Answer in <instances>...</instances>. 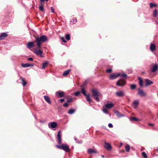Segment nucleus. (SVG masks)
I'll list each match as a JSON object with an SVG mask.
<instances>
[{
    "instance_id": "obj_9",
    "label": "nucleus",
    "mask_w": 158,
    "mask_h": 158,
    "mask_svg": "<svg viewBox=\"0 0 158 158\" xmlns=\"http://www.w3.org/2000/svg\"><path fill=\"white\" fill-rule=\"evenodd\" d=\"M34 52L38 55H40L41 57H44V55L42 54L43 52L40 50L38 49H34Z\"/></svg>"
},
{
    "instance_id": "obj_38",
    "label": "nucleus",
    "mask_w": 158,
    "mask_h": 158,
    "mask_svg": "<svg viewBox=\"0 0 158 158\" xmlns=\"http://www.w3.org/2000/svg\"><path fill=\"white\" fill-rule=\"evenodd\" d=\"M130 86L131 89H135L136 87V85L135 84L131 85Z\"/></svg>"
},
{
    "instance_id": "obj_22",
    "label": "nucleus",
    "mask_w": 158,
    "mask_h": 158,
    "mask_svg": "<svg viewBox=\"0 0 158 158\" xmlns=\"http://www.w3.org/2000/svg\"><path fill=\"white\" fill-rule=\"evenodd\" d=\"M21 81H22V83L23 86H25L27 84V83L26 81H25V79L23 78H20Z\"/></svg>"
},
{
    "instance_id": "obj_16",
    "label": "nucleus",
    "mask_w": 158,
    "mask_h": 158,
    "mask_svg": "<svg viewBox=\"0 0 158 158\" xmlns=\"http://www.w3.org/2000/svg\"><path fill=\"white\" fill-rule=\"evenodd\" d=\"M145 86H147L149 85H151V84H152L153 83V82L150 80H149L147 79H145Z\"/></svg>"
},
{
    "instance_id": "obj_31",
    "label": "nucleus",
    "mask_w": 158,
    "mask_h": 158,
    "mask_svg": "<svg viewBox=\"0 0 158 158\" xmlns=\"http://www.w3.org/2000/svg\"><path fill=\"white\" fill-rule=\"evenodd\" d=\"M77 22V19L76 18H73L71 19L70 21V23L71 24H74L76 23Z\"/></svg>"
},
{
    "instance_id": "obj_23",
    "label": "nucleus",
    "mask_w": 158,
    "mask_h": 158,
    "mask_svg": "<svg viewBox=\"0 0 158 158\" xmlns=\"http://www.w3.org/2000/svg\"><path fill=\"white\" fill-rule=\"evenodd\" d=\"M48 64V62L46 61L44 63H43L42 64V69H44L45 68L47 67V65Z\"/></svg>"
},
{
    "instance_id": "obj_53",
    "label": "nucleus",
    "mask_w": 158,
    "mask_h": 158,
    "mask_svg": "<svg viewBox=\"0 0 158 158\" xmlns=\"http://www.w3.org/2000/svg\"><path fill=\"white\" fill-rule=\"evenodd\" d=\"M40 123H44V121H42V120H40Z\"/></svg>"
},
{
    "instance_id": "obj_57",
    "label": "nucleus",
    "mask_w": 158,
    "mask_h": 158,
    "mask_svg": "<svg viewBox=\"0 0 158 158\" xmlns=\"http://www.w3.org/2000/svg\"><path fill=\"white\" fill-rule=\"evenodd\" d=\"M122 143H121V145H122Z\"/></svg>"
},
{
    "instance_id": "obj_4",
    "label": "nucleus",
    "mask_w": 158,
    "mask_h": 158,
    "mask_svg": "<svg viewBox=\"0 0 158 158\" xmlns=\"http://www.w3.org/2000/svg\"><path fill=\"white\" fill-rule=\"evenodd\" d=\"M92 92L93 94V96L94 97V98L97 101H100L98 97L100 96L101 95V94L97 90L94 89L92 90Z\"/></svg>"
},
{
    "instance_id": "obj_52",
    "label": "nucleus",
    "mask_w": 158,
    "mask_h": 158,
    "mask_svg": "<svg viewBox=\"0 0 158 158\" xmlns=\"http://www.w3.org/2000/svg\"><path fill=\"white\" fill-rule=\"evenodd\" d=\"M48 0H40V1L42 2H43L44 1H48Z\"/></svg>"
},
{
    "instance_id": "obj_54",
    "label": "nucleus",
    "mask_w": 158,
    "mask_h": 158,
    "mask_svg": "<svg viewBox=\"0 0 158 158\" xmlns=\"http://www.w3.org/2000/svg\"><path fill=\"white\" fill-rule=\"evenodd\" d=\"M101 156L103 158H104V156L103 155H101Z\"/></svg>"
},
{
    "instance_id": "obj_2",
    "label": "nucleus",
    "mask_w": 158,
    "mask_h": 158,
    "mask_svg": "<svg viewBox=\"0 0 158 158\" xmlns=\"http://www.w3.org/2000/svg\"><path fill=\"white\" fill-rule=\"evenodd\" d=\"M81 93L82 94L86 96V99L87 101L89 102V103L90 104V103L92 102V99H91L90 95L89 94H86V91L85 89L84 88V86L83 85H82L81 86Z\"/></svg>"
},
{
    "instance_id": "obj_30",
    "label": "nucleus",
    "mask_w": 158,
    "mask_h": 158,
    "mask_svg": "<svg viewBox=\"0 0 158 158\" xmlns=\"http://www.w3.org/2000/svg\"><path fill=\"white\" fill-rule=\"evenodd\" d=\"M153 15L154 17H156L158 15V12L156 9H155L153 12Z\"/></svg>"
},
{
    "instance_id": "obj_33",
    "label": "nucleus",
    "mask_w": 158,
    "mask_h": 158,
    "mask_svg": "<svg viewBox=\"0 0 158 158\" xmlns=\"http://www.w3.org/2000/svg\"><path fill=\"white\" fill-rule=\"evenodd\" d=\"M74 139L76 142L78 143H82V141L81 140H79L76 137H74Z\"/></svg>"
},
{
    "instance_id": "obj_27",
    "label": "nucleus",
    "mask_w": 158,
    "mask_h": 158,
    "mask_svg": "<svg viewBox=\"0 0 158 158\" xmlns=\"http://www.w3.org/2000/svg\"><path fill=\"white\" fill-rule=\"evenodd\" d=\"M75 110L73 108L69 109L68 112V113L70 114H72L74 113Z\"/></svg>"
},
{
    "instance_id": "obj_44",
    "label": "nucleus",
    "mask_w": 158,
    "mask_h": 158,
    "mask_svg": "<svg viewBox=\"0 0 158 158\" xmlns=\"http://www.w3.org/2000/svg\"><path fill=\"white\" fill-rule=\"evenodd\" d=\"M63 106L65 107H67L68 106V104L67 102L64 103L63 104Z\"/></svg>"
},
{
    "instance_id": "obj_20",
    "label": "nucleus",
    "mask_w": 158,
    "mask_h": 158,
    "mask_svg": "<svg viewBox=\"0 0 158 158\" xmlns=\"http://www.w3.org/2000/svg\"><path fill=\"white\" fill-rule=\"evenodd\" d=\"M34 46V44L33 42H29L27 44V48H31Z\"/></svg>"
},
{
    "instance_id": "obj_6",
    "label": "nucleus",
    "mask_w": 158,
    "mask_h": 158,
    "mask_svg": "<svg viewBox=\"0 0 158 158\" xmlns=\"http://www.w3.org/2000/svg\"><path fill=\"white\" fill-rule=\"evenodd\" d=\"M120 75V73H116L111 74L109 77L110 79L113 80L118 77Z\"/></svg>"
},
{
    "instance_id": "obj_12",
    "label": "nucleus",
    "mask_w": 158,
    "mask_h": 158,
    "mask_svg": "<svg viewBox=\"0 0 158 158\" xmlns=\"http://www.w3.org/2000/svg\"><path fill=\"white\" fill-rule=\"evenodd\" d=\"M56 94H58V96L60 98H62L64 96L65 93L62 91H59L56 92Z\"/></svg>"
},
{
    "instance_id": "obj_34",
    "label": "nucleus",
    "mask_w": 158,
    "mask_h": 158,
    "mask_svg": "<svg viewBox=\"0 0 158 158\" xmlns=\"http://www.w3.org/2000/svg\"><path fill=\"white\" fill-rule=\"evenodd\" d=\"M65 39L67 40H70V35L69 34H67L66 35Z\"/></svg>"
},
{
    "instance_id": "obj_37",
    "label": "nucleus",
    "mask_w": 158,
    "mask_h": 158,
    "mask_svg": "<svg viewBox=\"0 0 158 158\" xmlns=\"http://www.w3.org/2000/svg\"><path fill=\"white\" fill-rule=\"evenodd\" d=\"M150 6L151 8H152L154 6H157V5L155 4H154L152 3H150Z\"/></svg>"
},
{
    "instance_id": "obj_47",
    "label": "nucleus",
    "mask_w": 158,
    "mask_h": 158,
    "mask_svg": "<svg viewBox=\"0 0 158 158\" xmlns=\"http://www.w3.org/2000/svg\"><path fill=\"white\" fill-rule=\"evenodd\" d=\"M108 126L109 127L112 128L113 127V125L111 123H109L108 124Z\"/></svg>"
},
{
    "instance_id": "obj_36",
    "label": "nucleus",
    "mask_w": 158,
    "mask_h": 158,
    "mask_svg": "<svg viewBox=\"0 0 158 158\" xmlns=\"http://www.w3.org/2000/svg\"><path fill=\"white\" fill-rule=\"evenodd\" d=\"M102 111L103 112L105 113V114H109L110 115V114L108 112H107V110L106 109V108H104L103 109V110H102Z\"/></svg>"
},
{
    "instance_id": "obj_40",
    "label": "nucleus",
    "mask_w": 158,
    "mask_h": 158,
    "mask_svg": "<svg viewBox=\"0 0 158 158\" xmlns=\"http://www.w3.org/2000/svg\"><path fill=\"white\" fill-rule=\"evenodd\" d=\"M142 155L144 158H147V156L144 152L142 153Z\"/></svg>"
},
{
    "instance_id": "obj_21",
    "label": "nucleus",
    "mask_w": 158,
    "mask_h": 158,
    "mask_svg": "<svg viewBox=\"0 0 158 158\" xmlns=\"http://www.w3.org/2000/svg\"><path fill=\"white\" fill-rule=\"evenodd\" d=\"M115 113L116 114L118 118L125 116L124 114H121L117 111H115Z\"/></svg>"
},
{
    "instance_id": "obj_28",
    "label": "nucleus",
    "mask_w": 158,
    "mask_h": 158,
    "mask_svg": "<svg viewBox=\"0 0 158 158\" xmlns=\"http://www.w3.org/2000/svg\"><path fill=\"white\" fill-rule=\"evenodd\" d=\"M150 49L152 51H155L156 49V47L155 45L153 44H151L150 45Z\"/></svg>"
},
{
    "instance_id": "obj_10",
    "label": "nucleus",
    "mask_w": 158,
    "mask_h": 158,
    "mask_svg": "<svg viewBox=\"0 0 158 158\" xmlns=\"http://www.w3.org/2000/svg\"><path fill=\"white\" fill-rule=\"evenodd\" d=\"M57 123L55 122H50L48 124L49 127L52 128H55L57 127Z\"/></svg>"
},
{
    "instance_id": "obj_50",
    "label": "nucleus",
    "mask_w": 158,
    "mask_h": 158,
    "mask_svg": "<svg viewBox=\"0 0 158 158\" xmlns=\"http://www.w3.org/2000/svg\"><path fill=\"white\" fill-rule=\"evenodd\" d=\"M61 102H63L64 101V99L63 98H61L60 100Z\"/></svg>"
},
{
    "instance_id": "obj_18",
    "label": "nucleus",
    "mask_w": 158,
    "mask_h": 158,
    "mask_svg": "<svg viewBox=\"0 0 158 158\" xmlns=\"http://www.w3.org/2000/svg\"><path fill=\"white\" fill-rule=\"evenodd\" d=\"M158 69V65L157 64H155L153 66L152 68L151 69V71L153 73H154Z\"/></svg>"
},
{
    "instance_id": "obj_41",
    "label": "nucleus",
    "mask_w": 158,
    "mask_h": 158,
    "mask_svg": "<svg viewBox=\"0 0 158 158\" xmlns=\"http://www.w3.org/2000/svg\"><path fill=\"white\" fill-rule=\"evenodd\" d=\"M80 94V92L79 91H77L74 93V94L75 96H78Z\"/></svg>"
},
{
    "instance_id": "obj_43",
    "label": "nucleus",
    "mask_w": 158,
    "mask_h": 158,
    "mask_svg": "<svg viewBox=\"0 0 158 158\" xmlns=\"http://www.w3.org/2000/svg\"><path fill=\"white\" fill-rule=\"evenodd\" d=\"M106 71L108 73H110L112 71V70L111 69H107Z\"/></svg>"
},
{
    "instance_id": "obj_26",
    "label": "nucleus",
    "mask_w": 158,
    "mask_h": 158,
    "mask_svg": "<svg viewBox=\"0 0 158 158\" xmlns=\"http://www.w3.org/2000/svg\"><path fill=\"white\" fill-rule=\"evenodd\" d=\"M138 80L139 81V84L141 87H142L143 85V82L142 79L140 77H138Z\"/></svg>"
},
{
    "instance_id": "obj_32",
    "label": "nucleus",
    "mask_w": 158,
    "mask_h": 158,
    "mask_svg": "<svg viewBox=\"0 0 158 158\" xmlns=\"http://www.w3.org/2000/svg\"><path fill=\"white\" fill-rule=\"evenodd\" d=\"M125 149L127 152H129L130 150V146L128 144H127L125 147Z\"/></svg>"
},
{
    "instance_id": "obj_49",
    "label": "nucleus",
    "mask_w": 158,
    "mask_h": 158,
    "mask_svg": "<svg viewBox=\"0 0 158 158\" xmlns=\"http://www.w3.org/2000/svg\"><path fill=\"white\" fill-rule=\"evenodd\" d=\"M72 100L73 99L72 98H70L68 100V102H70L72 101Z\"/></svg>"
},
{
    "instance_id": "obj_55",
    "label": "nucleus",
    "mask_w": 158,
    "mask_h": 158,
    "mask_svg": "<svg viewBox=\"0 0 158 158\" xmlns=\"http://www.w3.org/2000/svg\"><path fill=\"white\" fill-rule=\"evenodd\" d=\"M158 149L156 150V151H157L158 150Z\"/></svg>"
},
{
    "instance_id": "obj_15",
    "label": "nucleus",
    "mask_w": 158,
    "mask_h": 158,
    "mask_svg": "<svg viewBox=\"0 0 158 158\" xmlns=\"http://www.w3.org/2000/svg\"><path fill=\"white\" fill-rule=\"evenodd\" d=\"M139 104V102L138 100H135L133 102V107L135 109H136Z\"/></svg>"
},
{
    "instance_id": "obj_48",
    "label": "nucleus",
    "mask_w": 158,
    "mask_h": 158,
    "mask_svg": "<svg viewBox=\"0 0 158 158\" xmlns=\"http://www.w3.org/2000/svg\"><path fill=\"white\" fill-rule=\"evenodd\" d=\"M27 60L30 61H33V59L32 57H30L27 59Z\"/></svg>"
},
{
    "instance_id": "obj_5",
    "label": "nucleus",
    "mask_w": 158,
    "mask_h": 158,
    "mask_svg": "<svg viewBox=\"0 0 158 158\" xmlns=\"http://www.w3.org/2000/svg\"><path fill=\"white\" fill-rule=\"evenodd\" d=\"M126 84V81L123 79H120L118 80L116 83V85L118 86L123 87Z\"/></svg>"
},
{
    "instance_id": "obj_35",
    "label": "nucleus",
    "mask_w": 158,
    "mask_h": 158,
    "mask_svg": "<svg viewBox=\"0 0 158 158\" xmlns=\"http://www.w3.org/2000/svg\"><path fill=\"white\" fill-rule=\"evenodd\" d=\"M120 76L121 77H123V78L126 77L127 76V75L125 73L120 74Z\"/></svg>"
},
{
    "instance_id": "obj_13",
    "label": "nucleus",
    "mask_w": 158,
    "mask_h": 158,
    "mask_svg": "<svg viewBox=\"0 0 158 158\" xmlns=\"http://www.w3.org/2000/svg\"><path fill=\"white\" fill-rule=\"evenodd\" d=\"M138 94L141 96H145L146 95L145 93L140 89H138Z\"/></svg>"
},
{
    "instance_id": "obj_29",
    "label": "nucleus",
    "mask_w": 158,
    "mask_h": 158,
    "mask_svg": "<svg viewBox=\"0 0 158 158\" xmlns=\"http://www.w3.org/2000/svg\"><path fill=\"white\" fill-rule=\"evenodd\" d=\"M70 71V69H68V70L64 71L63 73V76H64L67 75L69 73V72Z\"/></svg>"
},
{
    "instance_id": "obj_25",
    "label": "nucleus",
    "mask_w": 158,
    "mask_h": 158,
    "mask_svg": "<svg viewBox=\"0 0 158 158\" xmlns=\"http://www.w3.org/2000/svg\"><path fill=\"white\" fill-rule=\"evenodd\" d=\"M44 98L45 100L48 103L50 104L51 103V101L50 100V99L49 97L47 96H44Z\"/></svg>"
},
{
    "instance_id": "obj_8",
    "label": "nucleus",
    "mask_w": 158,
    "mask_h": 158,
    "mask_svg": "<svg viewBox=\"0 0 158 158\" xmlns=\"http://www.w3.org/2000/svg\"><path fill=\"white\" fill-rule=\"evenodd\" d=\"M104 147L106 150L108 151H110L112 149V147L111 144L110 143L106 142H105Z\"/></svg>"
},
{
    "instance_id": "obj_11",
    "label": "nucleus",
    "mask_w": 158,
    "mask_h": 158,
    "mask_svg": "<svg viewBox=\"0 0 158 158\" xmlns=\"http://www.w3.org/2000/svg\"><path fill=\"white\" fill-rule=\"evenodd\" d=\"M60 131H59L57 136V138L58 140V143L60 144L61 143V138L60 134Z\"/></svg>"
},
{
    "instance_id": "obj_39",
    "label": "nucleus",
    "mask_w": 158,
    "mask_h": 158,
    "mask_svg": "<svg viewBox=\"0 0 158 158\" xmlns=\"http://www.w3.org/2000/svg\"><path fill=\"white\" fill-rule=\"evenodd\" d=\"M131 120H134L135 121H140V120L137 118H135V117H132L131 118Z\"/></svg>"
},
{
    "instance_id": "obj_3",
    "label": "nucleus",
    "mask_w": 158,
    "mask_h": 158,
    "mask_svg": "<svg viewBox=\"0 0 158 158\" xmlns=\"http://www.w3.org/2000/svg\"><path fill=\"white\" fill-rule=\"evenodd\" d=\"M56 146L57 148L63 150L66 152H69V146L65 143H62L61 145H56Z\"/></svg>"
},
{
    "instance_id": "obj_19",
    "label": "nucleus",
    "mask_w": 158,
    "mask_h": 158,
    "mask_svg": "<svg viewBox=\"0 0 158 158\" xmlns=\"http://www.w3.org/2000/svg\"><path fill=\"white\" fill-rule=\"evenodd\" d=\"M114 106L113 104L111 103H108L105 105V106L107 109H111V108Z\"/></svg>"
},
{
    "instance_id": "obj_51",
    "label": "nucleus",
    "mask_w": 158,
    "mask_h": 158,
    "mask_svg": "<svg viewBox=\"0 0 158 158\" xmlns=\"http://www.w3.org/2000/svg\"><path fill=\"white\" fill-rule=\"evenodd\" d=\"M148 125L149 126H154V124L152 123H149Z\"/></svg>"
},
{
    "instance_id": "obj_56",
    "label": "nucleus",
    "mask_w": 158,
    "mask_h": 158,
    "mask_svg": "<svg viewBox=\"0 0 158 158\" xmlns=\"http://www.w3.org/2000/svg\"><path fill=\"white\" fill-rule=\"evenodd\" d=\"M122 143H121V145H122Z\"/></svg>"
},
{
    "instance_id": "obj_42",
    "label": "nucleus",
    "mask_w": 158,
    "mask_h": 158,
    "mask_svg": "<svg viewBox=\"0 0 158 158\" xmlns=\"http://www.w3.org/2000/svg\"><path fill=\"white\" fill-rule=\"evenodd\" d=\"M39 8L40 10L42 12L44 11V8L42 6H40L39 7Z\"/></svg>"
},
{
    "instance_id": "obj_17",
    "label": "nucleus",
    "mask_w": 158,
    "mask_h": 158,
    "mask_svg": "<svg viewBox=\"0 0 158 158\" xmlns=\"http://www.w3.org/2000/svg\"><path fill=\"white\" fill-rule=\"evenodd\" d=\"M33 66H34V65L33 64H30L27 63L22 64H21V66L23 68H27Z\"/></svg>"
},
{
    "instance_id": "obj_14",
    "label": "nucleus",
    "mask_w": 158,
    "mask_h": 158,
    "mask_svg": "<svg viewBox=\"0 0 158 158\" xmlns=\"http://www.w3.org/2000/svg\"><path fill=\"white\" fill-rule=\"evenodd\" d=\"M8 36V34L5 32L2 33L0 35V40H2L5 39V38Z\"/></svg>"
},
{
    "instance_id": "obj_46",
    "label": "nucleus",
    "mask_w": 158,
    "mask_h": 158,
    "mask_svg": "<svg viewBox=\"0 0 158 158\" xmlns=\"http://www.w3.org/2000/svg\"><path fill=\"white\" fill-rule=\"evenodd\" d=\"M61 40H62V41H63V42H64V43H66V41L64 39V38L63 37H62L61 38Z\"/></svg>"
},
{
    "instance_id": "obj_7",
    "label": "nucleus",
    "mask_w": 158,
    "mask_h": 158,
    "mask_svg": "<svg viewBox=\"0 0 158 158\" xmlns=\"http://www.w3.org/2000/svg\"><path fill=\"white\" fill-rule=\"evenodd\" d=\"M115 95L118 97H123L125 95L124 92L121 90H119L115 93Z\"/></svg>"
},
{
    "instance_id": "obj_24",
    "label": "nucleus",
    "mask_w": 158,
    "mask_h": 158,
    "mask_svg": "<svg viewBox=\"0 0 158 158\" xmlns=\"http://www.w3.org/2000/svg\"><path fill=\"white\" fill-rule=\"evenodd\" d=\"M87 151L88 153L90 154L96 153V152L95 151L94 149L91 148L88 149Z\"/></svg>"
},
{
    "instance_id": "obj_45",
    "label": "nucleus",
    "mask_w": 158,
    "mask_h": 158,
    "mask_svg": "<svg viewBox=\"0 0 158 158\" xmlns=\"http://www.w3.org/2000/svg\"><path fill=\"white\" fill-rule=\"evenodd\" d=\"M51 10L52 13H54V10L53 8L52 7H51Z\"/></svg>"
},
{
    "instance_id": "obj_1",
    "label": "nucleus",
    "mask_w": 158,
    "mask_h": 158,
    "mask_svg": "<svg viewBox=\"0 0 158 158\" xmlns=\"http://www.w3.org/2000/svg\"><path fill=\"white\" fill-rule=\"evenodd\" d=\"M47 40V37L45 35H43L40 37H36L35 38V40L37 42V45L38 48H40L41 44L46 41Z\"/></svg>"
}]
</instances>
